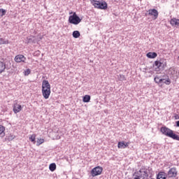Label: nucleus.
Here are the masks:
<instances>
[{"mask_svg": "<svg viewBox=\"0 0 179 179\" xmlns=\"http://www.w3.org/2000/svg\"><path fill=\"white\" fill-rule=\"evenodd\" d=\"M41 92L42 95L45 100L50 99V96H51V85H50V82H48V80H43Z\"/></svg>", "mask_w": 179, "mask_h": 179, "instance_id": "obj_1", "label": "nucleus"}, {"mask_svg": "<svg viewBox=\"0 0 179 179\" xmlns=\"http://www.w3.org/2000/svg\"><path fill=\"white\" fill-rule=\"evenodd\" d=\"M160 132H162V135L171 138L172 139H174V141H179V136L174 134V131L167 127H161Z\"/></svg>", "mask_w": 179, "mask_h": 179, "instance_id": "obj_2", "label": "nucleus"}, {"mask_svg": "<svg viewBox=\"0 0 179 179\" xmlns=\"http://www.w3.org/2000/svg\"><path fill=\"white\" fill-rule=\"evenodd\" d=\"M92 5L96 9H101L102 10H106L107 8H108V4H107V2L106 1H97V0H90Z\"/></svg>", "mask_w": 179, "mask_h": 179, "instance_id": "obj_3", "label": "nucleus"}, {"mask_svg": "<svg viewBox=\"0 0 179 179\" xmlns=\"http://www.w3.org/2000/svg\"><path fill=\"white\" fill-rule=\"evenodd\" d=\"M149 174L144 170H140L133 175V179H148Z\"/></svg>", "mask_w": 179, "mask_h": 179, "instance_id": "obj_4", "label": "nucleus"}, {"mask_svg": "<svg viewBox=\"0 0 179 179\" xmlns=\"http://www.w3.org/2000/svg\"><path fill=\"white\" fill-rule=\"evenodd\" d=\"M69 22L71 24L76 25V24H79V23H80V22H82V19H80V17H79V16H78L76 13L74 12L72 15L69 16Z\"/></svg>", "mask_w": 179, "mask_h": 179, "instance_id": "obj_5", "label": "nucleus"}, {"mask_svg": "<svg viewBox=\"0 0 179 179\" xmlns=\"http://www.w3.org/2000/svg\"><path fill=\"white\" fill-rule=\"evenodd\" d=\"M101 173H103V167L101 166H96L95 168H93L91 171V176L92 177H96L97 176L101 175Z\"/></svg>", "mask_w": 179, "mask_h": 179, "instance_id": "obj_6", "label": "nucleus"}, {"mask_svg": "<svg viewBox=\"0 0 179 179\" xmlns=\"http://www.w3.org/2000/svg\"><path fill=\"white\" fill-rule=\"evenodd\" d=\"M23 110V107H22V105L19 104L17 101H15V103L13 106V111L15 114H17V113H20Z\"/></svg>", "mask_w": 179, "mask_h": 179, "instance_id": "obj_7", "label": "nucleus"}, {"mask_svg": "<svg viewBox=\"0 0 179 179\" xmlns=\"http://www.w3.org/2000/svg\"><path fill=\"white\" fill-rule=\"evenodd\" d=\"M154 66L155 71L159 72V71H162L164 68V64L159 60H156L154 63Z\"/></svg>", "mask_w": 179, "mask_h": 179, "instance_id": "obj_8", "label": "nucleus"}, {"mask_svg": "<svg viewBox=\"0 0 179 179\" xmlns=\"http://www.w3.org/2000/svg\"><path fill=\"white\" fill-rule=\"evenodd\" d=\"M148 13L149 16H151L153 20H156V19L159 17V11L155 8L148 10Z\"/></svg>", "mask_w": 179, "mask_h": 179, "instance_id": "obj_9", "label": "nucleus"}, {"mask_svg": "<svg viewBox=\"0 0 179 179\" xmlns=\"http://www.w3.org/2000/svg\"><path fill=\"white\" fill-rule=\"evenodd\" d=\"M14 61L17 62V64L26 63V57L23 55H17L15 57Z\"/></svg>", "mask_w": 179, "mask_h": 179, "instance_id": "obj_10", "label": "nucleus"}, {"mask_svg": "<svg viewBox=\"0 0 179 179\" xmlns=\"http://www.w3.org/2000/svg\"><path fill=\"white\" fill-rule=\"evenodd\" d=\"M177 169L173 167L169 169L166 176H168L169 178H173L174 177H177Z\"/></svg>", "mask_w": 179, "mask_h": 179, "instance_id": "obj_11", "label": "nucleus"}, {"mask_svg": "<svg viewBox=\"0 0 179 179\" xmlns=\"http://www.w3.org/2000/svg\"><path fill=\"white\" fill-rule=\"evenodd\" d=\"M157 179H167V173L164 171H160L157 175Z\"/></svg>", "mask_w": 179, "mask_h": 179, "instance_id": "obj_12", "label": "nucleus"}, {"mask_svg": "<svg viewBox=\"0 0 179 179\" xmlns=\"http://www.w3.org/2000/svg\"><path fill=\"white\" fill-rule=\"evenodd\" d=\"M170 24H171V26H175V27H178V26H179V19H177V18L171 19Z\"/></svg>", "mask_w": 179, "mask_h": 179, "instance_id": "obj_13", "label": "nucleus"}, {"mask_svg": "<svg viewBox=\"0 0 179 179\" xmlns=\"http://www.w3.org/2000/svg\"><path fill=\"white\" fill-rule=\"evenodd\" d=\"M147 58H150V59H154V58H156L157 57V53L155 52H149L146 55Z\"/></svg>", "mask_w": 179, "mask_h": 179, "instance_id": "obj_14", "label": "nucleus"}, {"mask_svg": "<svg viewBox=\"0 0 179 179\" xmlns=\"http://www.w3.org/2000/svg\"><path fill=\"white\" fill-rule=\"evenodd\" d=\"M5 69H6V64L3 62L0 61V73H3Z\"/></svg>", "mask_w": 179, "mask_h": 179, "instance_id": "obj_15", "label": "nucleus"}, {"mask_svg": "<svg viewBox=\"0 0 179 179\" xmlns=\"http://www.w3.org/2000/svg\"><path fill=\"white\" fill-rule=\"evenodd\" d=\"M154 80L155 83H157V85H160V83L164 82V78H161L159 76H156L154 78Z\"/></svg>", "mask_w": 179, "mask_h": 179, "instance_id": "obj_16", "label": "nucleus"}, {"mask_svg": "<svg viewBox=\"0 0 179 179\" xmlns=\"http://www.w3.org/2000/svg\"><path fill=\"white\" fill-rule=\"evenodd\" d=\"M5 136V127L0 125V138Z\"/></svg>", "mask_w": 179, "mask_h": 179, "instance_id": "obj_17", "label": "nucleus"}, {"mask_svg": "<svg viewBox=\"0 0 179 179\" xmlns=\"http://www.w3.org/2000/svg\"><path fill=\"white\" fill-rule=\"evenodd\" d=\"M37 136V135H36L35 134H31L29 136V141L30 142H32V143H34V145L36 143V137Z\"/></svg>", "mask_w": 179, "mask_h": 179, "instance_id": "obj_18", "label": "nucleus"}, {"mask_svg": "<svg viewBox=\"0 0 179 179\" xmlns=\"http://www.w3.org/2000/svg\"><path fill=\"white\" fill-rule=\"evenodd\" d=\"M44 142H45L44 138H38L36 139V146H40V145H43V143H44Z\"/></svg>", "mask_w": 179, "mask_h": 179, "instance_id": "obj_19", "label": "nucleus"}, {"mask_svg": "<svg viewBox=\"0 0 179 179\" xmlns=\"http://www.w3.org/2000/svg\"><path fill=\"white\" fill-rule=\"evenodd\" d=\"M15 138H16V136L10 134L6 136V139L7 141H8V142H10V141H13V139H15Z\"/></svg>", "mask_w": 179, "mask_h": 179, "instance_id": "obj_20", "label": "nucleus"}, {"mask_svg": "<svg viewBox=\"0 0 179 179\" xmlns=\"http://www.w3.org/2000/svg\"><path fill=\"white\" fill-rule=\"evenodd\" d=\"M118 149H125V143L124 141H120L117 144Z\"/></svg>", "mask_w": 179, "mask_h": 179, "instance_id": "obj_21", "label": "nucleus"}, {"mask_svg": "<svg viewBox=\"0 0 179 179\" xmlns=\"http://www.w3.org/2000/svg\"><path fill=\"white\" fill-rule=\"evenodd\" d=\"M90 99H91L90 95H85L83 98V101L84 103H89V101H90Z\"/></svg>", "mask_w": 179, "mask_h": 179, "instance_id": "obj_22", "label": "nucleus"}, {"mask_svg": "<svg viewBox=\"0 0 179 179\" xmlns=\"http://www.w3.org/2000/svg\"><path fill=\"white\" fill-rule=\"evenodd\" d=\"M73 37H74V38H79V37H80V32H79V31H74L73 32Z\"/></svg>", "mask_w": 179, "mask_h": 179, "instance_id": "obj_23", "label": "nucleus"}, {"mask_svg": "<svg viewBox=\"0 0 179 179\" xmlns=\"http://www.w3.org/2000/svg\"><path fill=\"white\" fill-rule=\"evenodd\" d=\"M49 169L50 171H55L57 170V165L55 164H50L49 166Z\"/></svg>", "mask_w": 179, "mask_h": 179, "instance_id": "obj_24", "label": "nucleus"}, {"mask_svg": "<svg viewBox=\"0 0 179 179\" xmlns=\"http://www.w3.org/2000/svg\"><path fill=\"white\" fill-rule=\"evenodd\" d=\"M3 44H9L8 40H5L3 38H0V45H2Z\"/></svg>", "mask_w": 179, "mask_h": 179, "instance_id": "obj_25", "label": "nucleus"}, {"mask_svg": "<svg viewBox=\"0 0 179 179\" xmlns=\"http://www.w3.org/2000/svg\"><path fill=\"white\" fill-rule=\"evenodd\" d=\"M6 15V10L3 8H0V16L2 17V16H5Z\"/></svg>", "mask_w": 179, "mask_h": 179, "instance_id": "obj_26", "label": "nucleus"}, {"mask_svg": "<svg viewBox=\"0 0 179 179\" xmlns=\"http://www.w3.org/2000/svg\"><path fill=\"white\" fill-rule=\"evenodd\" d=\"M30 73H31V71L30 70V69H27L24 71V76H29V75H30Z\"/></svg>", "mask_w": 179, "mask_h": 179, "instance_id": "obj_27", "label": "nucleus"}, {"mask_svg": "<svg viewBox=\"0 0 179 179\" xmlns=\"http://www.w3.org/2000/svg\"><path fill=\"white\" fill-rule=\"evenodd\" d=\"M165 81H164V83H165V85H170V83H171V81L170 80V78H168L167 80H165Z\"/></svg>", "mask_w": 179, "mask_h": 179, "instance_id": "obj_28", "label": "nucleus"}, {"mask_svg": "<svg viewBox=\"0 0 179 179\" xmlns=\"http://www.w3.org/2000/svg\"><path fill=\"white\" fill-rule=\"evenodd\" d=\"M128 146H129V143H124V148H128Z\"/></svg>", "mask_w": 179, "mask_h": 179, "instance_id": "obj_29", "label": "nucleus"}, {"mask_svg": "<svg viewBox=\"0 0 179 179\" xmlns=\"http://www.w3.org/2000/svg\"><path fill=\"white\" fill-rule=\"evenodd\" d=\"M175 120H179V115H175Z\"/></svg>", "mask_w": 179, "mask_h": 179, "instance_id": "obj_30", "label": "nucleus"}, {"mask_svg": "<svg viewBox=\"0 0 179 179\" xmlns=\"http://www.w3.org/2000/svg\"><path fill=\"white\" fill-rule=\"evenodd\" d=\"M176 127H179V120L176 122Z\"/></svg>", "mask_w": 179, "mask_h": 179, "instance_id": "obj_31", "label": "nucleus"}, {"mask_svg": "<svg viewBox=\"0 0 179 179\" xmlns=\"http://www.w3.org/2000/svg\"><path fill=\"white\" fill-rule=\"evenodd\" d=\"M73 13L72 11L69 13V15H72Z\"/></svg>", "mask_w": 179, "mask_h": 179, "instance_id": "obj_32", "label": "nucleus"}, {"mask_svg": "<svg viewBox=\"0 0 179 179\" xmlns=\"http://www.w3.org/2000/svg\"><path fill=\"white\" fill-rule=\"evenodd\" d=\"M40 40H43V36H41V37H40Z\"/></svg>", "mask_w": 179, "mask_h": 179, "instance_id": "obj_33", "label": "nucleus"}, {"mask_svg": "<svg viewBox=\"0 0 179 179\" xmlns=\"http://www.w3.org/2000/svg\"><path fill=\"white\" fill-rule=\"evenodd\" d=\"M178 59H179V56H178Z\"/></svg>", "mask_w": 179, "mask_h": 179, "instance_id": "obj_34", "label": "nucleus"}]
</instances>
